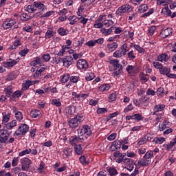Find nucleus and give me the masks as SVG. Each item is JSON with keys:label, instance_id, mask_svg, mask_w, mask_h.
I'll return each mask as SVG.
<instances>
[{"label": "nucleus", "instance_id": "12", "mask_svg": "<svg viewBox=\"0 0 176 176\" xmlns=\"http://www.w3.org/2000/svg\"><path fill=\"white\" fill-rule=\"evenodd\" d=\"M74 61V58L71 56H67L64 58H63V65L66 67H69V65H72Z\"/></svg>", "mask_w": 176, "mask_h": 176}, {"label": "nucleus", "instance_id": "28", "mask_svg": "<svg viewBox=\"0 0 176 176\" xmlns=\"http://www.w3.org/2000/svg\"><path fill=\"white\" fill-rule=\"evenodd\" d=\"M31 85H32V81L31 80H27L25 82V83H23L22 85L23 87H22V90H27L28 89H30V87L31 86Z\"/></svg>", "mask_w": 176, "mask_h": 176}, {"label": "nucleus", "instance_id": "29", "mask_svg": "<svg viewBox=\"0 0 176 176\" xmlns=\"http://www.w3.org/2000/svg\"><path fill=\"white\" fill-rule=\"evenodd\" d=\"M58 34H59V35L61 36H64V35H67L68 34V30L64 29L63 28H60L58 30Z\"/></svg>", "mask_w": 176, "mask_h": 176}, {"label": "nucleus", "instance_id": "41", "mask_svg": "<svg viewBox=\"0 0 176 176\" xmlns=\"http://www.w3.org/2000/svg\"><path fill=\"white\" fill-rule=\"evenodd\" d=\"M133 47L138 52V53H144L145 52V49L140 46L139 45L134 44Z\"/></svg>", "mask_w": 176, "mask_h": 176}, {"label": "nucleus", "instance_id": "37", "mask_svg": "<svg viewBox=\"0 0 176 176\" xmlns=\"http://www.w3.org/2000/svg\"><path fill=\"white\" fill-rule=\"evenodd\" d=\"M114 23L113 21L109 19V20H104L103 22V25H104L107 28L109 27H111V25H113Z\"/></svg>", "mask_w": 176, "mask_h": 176}, {"label": "nucleus", "instance_id": "30", "mask_svg": "<svg viewBox=\"0 0 176 176\" xmlns=\"http://www.w3.org/2000/svg\"><path fill=\"white\" fill-rule=\"evenodd\" d=\"M126 163V166L125 167V168H126V170H128L129 171H133V168H134V160H132V162H125Z\"/></svg>", "mask_w": 176, "mask_h": 176}, {"label": "nucleus", "instance_id": "64", "mask_svg": "<svg viewBox=\"0 0 176 176\" xmlns=\"http://www.w3.org/2000/svg\"><path fill=\"white\" fill-rule=\"evenodd\" d=\"M17 162H19V157H14L12 162V167L17 166Z\"/></svg>", "mask_w": 176, "mask_h": 176}, {"label": "nucleus", "instance_id": "5", "mask_svg": "<svg viewBox=\"0 0 176 176\" xmlns=\"http://www.w3.org/2000/svg\"><path fill=\"white\" fill-rule=\"evenodd\" d=\"M30 130V126L26 124H21L16 131H15L14 135H25L28 131Z\"/></svg>", "mask_w": 176, "mask_h": 176}, {"label": "nucleus", "instance_id": "50", "mask_svg": "<svg viewBox=\"0 0 176 176\" xmlns=\"http://www.w3.org/2000/svg\"><path fill=\"white\" fill-rule=\"evenodd\" d=\"M79 160L82 164H89V162L86 161V157L85 155L80 156Z\"/></svg>", "mask_w": 176, "mask_h": 176}, {"label": "nucleus", "instance_id": "14", "mask_svg": "<svg viewBox=\"0 0 176 176\" xmlns=\"http://www.w3.org/2000/svg\"><path fill=\"white\" fill-rule=\"evenodd\" d=\"M13 109L16 120L21 122V120H23V113L21 111H17V108H16V107H14Z\"/></svg>", "mask_w": 176, "mask_h": 176}, {"label": "nucleus", "instance_id": "24", "mask_svg": "<svg viewBox=\"0 0 176 176\" xmlns=\"http://www.w3.org/2000/svg\"><path fill=\"white\" fill-rule=\"evenodd\" d=\"M10 120V113H6V112L3 113V120H2V123H8L9 120Z\"/></svg>", "mask_w": 176, "mask_h": 176}, {"label": "nucleus", "instance_id": "36", "mask_svg": "<svg viewBox=\"0 0 176 176\" xmlns=\"http://www.w3.org/2000/svg\"><path fill=\"white\" fill-rule=\"evenodd\" d=\"M112 144L117 149H120V148H122V142L120 140H116Z\"/></svg>", "mask_w": 176, "mask_h": 176}, {"label": "nucleus", "instance_id": "57", "mask_svg": "<svg viewBox=\"0 0 176 176\" xmlns=\"http://www.w3.org/2000/svg\"><path fill=\"white\" fill-rule=\"evenodd\" d=\"M42 58L44 61L47 62L50 60V54H43L42 56Z\"/></svg>", "mask_w": 176, "mask_h": 176}, {"label": "nucleus", "instance_id": "27", "mask_svg": "<svg viewBox=\"0 0 176 176\" xmlns=\"http://www.w3.org/2000/svg\"><path fill=\"white\" fill-rule=\"evenodd\" d=\"M146 10H148V5L142 4L141 6H139L138 12H140V13H145Z\"/></svg>", "mask_w": 176, "mask_h": 176}, {"label": "nucleus", "instance_id": "18", "mask_svg": "<svg viewBox=\"0 0 176 176\" xmlns=\"http://www.w3.org/2000/svg\"><path fill=\"white\" fill-rule=\"evenodd\" d=\"M169 72H171V69L168 67H162L161 69L160 70V74L161 75H166V76H168L169 74Z\"/></svg>", "mask_w": 176, "mask_h": 176}, {"label": "nucleus", "instance_id": "25", "mask_svg": "<svg viewBox=\"0 0 176 176\" xmlns=\"http://www.w3.org/2000/svg\"><path fill=\"white\" fill-rule=\"evenodd\" d=\"M31 19H32V17L27 13H23L21 14V20H22V21H28L29 20H31Z\"/></svg>", "mask_w": 176, "mask_h": 176}, {"label": "nucleus", "instance_id": "23", "mask_svg": "<svg viewBox=\"0 0 176 176\" xmlns=\"http://www.w3.org/2000/svg\"><path fill=\"white\" fill-rule=\"evenodd\" d=\"M165 107L164 104H157L155 106L153 115H156V113L159 112V111H163Z\"/></svg>", "mask_w": 176, "mask_h": 176}, {"label": "nucleus", "instance_id": "40", "mask_svg": "<svg viewBox=\"0 0 176 176\" xmlns=\"http://www.w3.org/2000/svg\"><path fill=\"white\" fill-rule=\"evenodd\" d=\"M108 171H109V175L111 176H115V175H117L118 174V170H116V168H109L108 169Z\"/></svg>", "mask_w": 176, "mask_h": 176}, {"label": "nucleus", "instance_id": "21", "mask_svg": "<svg viewBox=\"0 0 176 176\" xmlns=\"http://www.w3.org/2000/svg\"><path fill=\"white\" fill-rule=\"evenodd\" d=\"M74 149L77 155H82V153H83V149L80 144H75Z\"/></svg>", "mask_w": 176, "mask_h": 176}, {"label": "nucleus", "instance_id": "32", "mask_svg": "<svg viewBox=\"0 0 176 176\" xmlns=\"http://www.w3.org/2000/svg\"><path fill=\"white\" fill-rule=\"evenodd\" d=\"M118 43H113L111 44H107V47L109 50H116L118 49Z\"/></svg>", "mask_w": 176, "mask_h": 176}, {"label": "nucleus", "instance_id": "11", "mask_svg": "<svg viewBox=\"0 0 176 176\" xmlns=\"http://www.w3.org/2000/svg\"><path fill=\"white\" fill-rule=\"evenodd\" d=\"M173 32H174V30H173V28H168L161 32L160 33L161 38H167V36H170V35H171Z\"/></svg>", "mask_w": 176, "mask_h": 176}, {"label": "nucleus", "instance_id": "63", "mask_svg": "<svg viewBox=\"0 0 176 176\" xmlns=\"http://www.w3.org/2000/svg\"><path fill=\"white\" fill-rule=\"evenodd\" d=\"M116 100V94H111L109 96V101L112 102L113 101Z\"/></svg>", "mask_w": 176, "mask_h": 176}, {"label": "nucleus", "instance_id": "6", "mask_svg": "<svg viewBox=\"0 0 176 176\" xmlns=\"http://www.w3.org/2000/svg\"><path fill=\"white\" fill-rule=\"evenodd\" d=\"M77 133L80 135H83V134H87V135H91V130L88 125H83L82 129H77Z\"/></svg>", "mask_w": 176, "mask_h": 176}, {"label": "nucleus", "instance_id": "45", "mask_svg": "<svg viewBox=\"0 0 176 176\" xmlns=\"http://www.w3.org/2000/svg\"><path fill=\"white\" fill-rule=\"evenodd\" d=\"M34 6L29 5L26 8V11L28 12V13H34L35 10H36V8H34Z\"/></svg>", "mask_w": 176, "mask_h": 176}, {"label": "nucleus", "instance_id": "47", "mask_svg": "<svg viewBox=\"0 0 176 176\" xmlns=\"http://www.w3.org/2000/svg\"><path fill=\"white\" fill-rule=\"evenodd\" d=\"M153 67L155 68H156V69L160 70L162 69V67H163V65L162 63H159L158 61L153 62Z\"/></svg>", "mask_w": 176, "mask_h": 176}, {"label": "nucleus", "instance_id": "42", "mask_svg": "<svg viewBox=\"0 0 176 176\" xmlns=\"http://www.w3.org/2000/svg\"><path fill=\"white\" fill-rule=\"evenodd\" d=\"M79 76H72L70 77L69 76V81L72 83H78V82L79 81Z\"/></svg>", "mask_w": 176, "mask_h": 176}, {"label": "nucleus", "instance_id": "44", "mask_svg": "<svg viewBox=\"0 0 176 176\" xmlns=\"http://www.w3.org/2000/svg\"><path fill=\"white\" fill-rule=\"evenodd\" d=\"M100 31L102 34H103V35H105L106 36L107 35H111V34H112L109 29H106L105 28H102Z\"/></svg>", "mask_w": 176, "mask_h": 176}, {"label": "nucleus", "instance_id": "31", "mask_svg": "<svg viewBox=\"0 0 176 176\" xmlns=\"http://www.w3.org/2000/svg\"><path fill=\"white\" fill-rule=\"evenodd\" d=\"M68 20L69 21H70V25H74V24H76V23L78 22V21H76V16L75 15L69 16Z\"/></svg>", "mask_w": 176, "mask_h": 176}, {"label": "nucleus", "instance_id": "7", "mask_svg": "<svg viewBox=\"0 0 176 176\" xmlns=\"http://www.w3.org/2000/svg\"><path fill=\"white\" fill-rule=\"evenodd\" d=\"M21 168L24 171H28L30 166L31 165V161L29 158L25 157L21 160Z\"/></svg>", "mask_w": 176, "mask_h": 176}, {"label": "nucleus", "instance_id": "22", "mask_svg": "<svg viewBox=\"0 0 176 176\" xmlns=\"http://www.w3.org/2000/svg\"><path fill=\"white\" fill-rule=\"evenodd\" d=\"M122 162H124V163H133V160L131 159H124L121 155H120L119 158L117 160V163H122Z\"/></svg>", "mask_w": 176, "mask_h": 176}, {"label": "nucleus", "instance_id": "4", "mask_svg": "<svg viewBox=\"0 0 176 176\" xmlns=\"http://www.w3.org/2000/svg\"><path fill=\"white\" fill-rule=\"evenodd\" d=\"M126 12H133V8H131V6L129 4H124L122 6L119 7L118 9L116 12V14L117 16H122L123 13H126Z\"/></svg>", "mask_w": 176, "mask_h": 176}, {"label": "nucleus", "instance_id": "10", "mask_svg": "<svg viewBox=\"0 0 176 176\" xmlns=\"http://www.w3.org/2000/svg\"><path fill=\"white\" fill-rule=\"evenodd\" d=\"M34 6L36 8V9H39L40 12H36L34 16H39L40 13H43V10L46 9V6L43 5V3H41L40 1H34L33 3Z\"/></svg>", "mask_w": 176, "mask_h": 176}, {"label": "nucleus", "instance_id": "51", "mask_svg": "<svg viewBox=\"0 0 176 176\" xmlns=\"http://www.w3.org/2000/svg\"><path fill=\"white\" fill-rule=\"evenodd\" d=\"M108 112V109L107 108H99L97 110V113L101 114V113H107Z\"/></svg>", "mask_w": 176, "mask_h": 176}, {"label": "nucleus", "instance_id": "46", "mask_svg": "<svg viewBox=\"0 0 176 176\" xmlns=\"http://www.w3.org/2000/svg\"><path fill=\"white\" fill-rule=\"evenodd\" d=\"M133 116V120H138V122H140V120H144V117H142V115L141 114H134Z\"/></svg>", "mask_w": 176, "mask_h": 176}, {"label": "nucleus", "instance_id": "34", "mask_svg": "<svg viewBox=\"0 0 176 176\" xmlns=\"http://www.w3.org/2000/svg\"><path fill=\"white\" fill-rule=\"evenodd\" d=\"M30 115L32 118H34V119H36V118H38L39 115H41V112L36 110H32L30 111Z\"/></svg>", "mask_w": 176, "mask_h": 176}, {"label": "nucleus", "instance_id": "35", "mask_svg": "<svg viewBox=\"0 0 176 176\" xmlns=\"http://www.w3.org/2000/svg\"><path fill=\"white\" fill-rule=\"evenodd\" d=\"M94 78H96L94 73L90 72V73H87L85 79L86 80L90 81V80H93Z\"/></svg>", "mask_w": 176, "mask_h": 176}, {"label": "nucleus", "instance_id": "39", "mask_svg": "<svg viewBox=\"0 0 176 176\" xmlns=\"http://www.w3.org/2000/svg\"><path fill=\"white\" fill-rule=\"evenodd\" d=\"M111 86L109 85V84L102 85L99 87L101 91H108V90H109Z\"/></svg>", "mask_w": 176, "mask_h": 176}, {"label": "nucleus", "instance_id": "55", "mask_svg": "<svg viewBox=\"0 0 176 176\" xmlns=\"http://www.w3.org/2000/svg\"><path fill=\"white\" fill-rule=\"evenodd\" d=\"M52 104V105H56V107H61V102L57 100V99H53Z\"/></svg>", "mask_w": 176, "mask_h": 176}, {"label": "nucleus", "instance_id": "9", "mask_svg": "<svg viewBox=\"0 0 176 176\" xmlns=\"http://www.w3.org/2000/svg\"><path fill=\"white\" fill-rule=\"evenodd\" d=\"M16 23V20L12 19H7L2 24L4 30H8V28H12L13 25Z\"/></svg>", "mask_w": 176, "mask_h": 176}, {"label": "nucleus", "instance_id": "60", "mask_svg": "<svg viewBox=\"0 0 176 176\" xmlns=\"http://www.w3.org/2000/svg\"><path fill=\"white\" fill-rule=\"evenodd\" d=\"M104 27V23H101V22H98L95 24H94V28H102Z\"/></svg>", "mask_w": 176, "mask_h": 176}, {"label": "nucleus", "instance_id": "56", "mask_svg": "<svg viewBox=\"0 0 176 176\" xmlns=\"http://www.w3.org/2000/svg\"><path fill=\"white\" fill-rule=\"evenodd\" d=\"M113 57H116V58H119L122 57V53H120V50H116L113 54Z\"/></svg>", "mask_w": 176, "mask_h": 176}, {"label": "nucleus", "instance_id": "17", "mask_svg": "<svg viewBox=\"0 0 176 176\" xmlns=\"http://www.w3.org/2000/svg\"><path fill=\"white\" fill-rule=\"evenodd\" d=\"M140 174V168L135 167L133 173H132L131 175H129V173H121V176H137Z\"/></svg>", "mask_w": 176, "mask_h": 176}, {"label": "nucleus", "instance_id": "16", "mask_svg": "<svg viewBox=\"0 0 176 176\" xmlns=\"http://www.w3.org/2000/svg\"><path fill=\"white\" fill-rule=\"evenodd\" d=\"M74 111H75V107L74 106H69L65 109L67 116H71V115H73Z\"/></svg>", "mask_w": 176, "mask_h": 176}, {"label": "nucleus", "instance_id": "19", "mask_svg": "<svg viewBox=\"0 0 176 176\" xmlns=\"http://www.w3.org/2000/svg\"><path fill=\"white\" fill-rule=\"evenodd\" d=\"M16 78H17V76L16 75V73L14 72H11L7 76L6 80L9 82L10 80H14V79H16Z\"/></svg>", "mask_w": 176, "mask_h": 176}, {"label": "nucleus", "instance_id": "3", "mask_svg": "<svg viewBox=\"0 0 176 176\" xmlns=\"http://www.w3.org/2000/svg\"><path fill=\"white\" fill-rule=\"evenodd\" d=\"M82 122V117L80 116H76L74 118H72L67 122L70 129H76Z\"/></svg>", "mask_w": 176, "mask_h": 176}, {"label": "nucleus", "instance_id": "38", "mask_svg": "<svg viewBox=\"0 0 176 176\" xmlns=\"http://www.w3.org/2000/svg\"><path fill=\"white\" fill-rule=\"evenodd\" d=\"M69 80V74H65L63 76V77L60 79V82L62 83H67Z\"/></svg>", "mask_w": 176, "mask_h": 176}, {"label": "nucleus", "instance_id": "2", "mask_svg": "<svg viewBox=\"0 0 176 176\" xmlns=\"http://www.w3.org/2000/svg\"><path fill=\"white\" fill-rule=\"evenodd\" d=\"M12 134V131L6 129H0V144H8V140Z\"/></svg>", "mask_w": 176, "mask_h": 176}, {"label": "nucleus", "instance_id": "59", "mask_svg": "<svg viewBox=\"0 0 176 176\" xmlns=\"http://www.w3.org/2000/svg\"><path fill=\"white\" fill-rule=\"evenodd\" d=\"M53 36V31L52 30H47V32L45 33V38H50Z\"/></svg>", "mask_w": 176, "mask_h": 176}, {"label": "nucleus", "instance_id": "54", "mask_svg": "<svg viewBox=\"0 0 176 176\" xmlns=\"http://www.w3.org/2000/svg\"><path fill=\"white\" fill-rule=\"evenodd\" d=\"M12 129H13V127L12 126L11 124H10L9 122L7 124H5L3 126V128L2 129V130H12Z\"/></svg>", "mask_w": 176, "mask_h": 176}, {"label": "nucleus", "instance_id": "49", "mask_svg": "<svg viewBox=\"0 0 176 176\" xmlns=\"http://www.w3.org/2000/svg\"><path fill=\"white\" fill-rule=\"evenodd\" d=\"M31 152H32L31 148H26L25 150L19 153V156H24V155H29V153H31Z\"/></svg>", "mask_w": 176, "mask_h": 176}, {"label": "nucleus", "instance_id": "48", "mask_svg": "<svg viewBox=\"0 0 176 176\" xmlns=\"http://www.w3.org/2000/svg\"><path fill=\"white\" fill-rule=\"evenodd\" d=\"M28 52H30L29 49L22 50L19 52V55L21 56V57H25V55L28 54Z\"/></svg>", "mask_w": 176, "mask_h": 176}, {"label": "nucleus", "instance_id": "43", "mask_svg": "<svg viewBox=\"0 0 176 176\" xmlns=\"http://www.w3.org/2000/svg\"><path fill=\"white\" fill-rule=\"evenodd\" d=\"M20 45L21 44L20 43L19 40L14 41V44H12L10 47V50H14V49H16L18 46H20Z\"/></svg>", "mask_w": 176, "mask_h": 176}, {"label": "nucleus", "instance_id": "15", "mask_svg": "<svg viewBox=\"0 0 176 176\" xmlns=\"http://www.w3.org/2000/svg\"><path fill=\"white\" fill-rule=\"evenodd\" d=\"M170 127V122L167 120H164L162 124L159 125L160 131H163L166 130V129H168Z\"/></svg>", "mask_w": 176, "mask_h": 176}, {"label": "nucleus", "instance_id": "52", "mask_svg": "<svg viewBox=\"0 0 176 176\" xmlns=\"http://www.w3.org/2000/svg\"><path fill=\"white\" fill-rule=\"evenodd\" d=\"M146 75H145V74H144L143 72H141L140 74V78L141 79V80H143V82L145 83L148 81V78H146V77H145Z\"/></svg>", "mask_w": 176, "mask_h": 176}, {"label": "nucleus", "instance_id": "53", "mask_svg": "<svg viewBox=\"0 0 176 176\" xmlns=\"http://www.w3.org/2000/svg\"><path fill=\"white\" fill-rule=\"evenodd\" d=\"M133 109H134V107H133V104H130L124 109V112L127 113L130 111H133Z\"/></svg>", "mask_w": 176, "mask_h": 176}, {"label": "nucleus", "instance_id": "20", "mask_svg": "<svg viewBox=\"0 0 176 176\" xmlns=\"http://www.w3.org/2000/svg\"><path fill=\"white\" fill-rule=\"evenodd\" d=\"M168 60H170V57L166 54H162L157 57V61H168Z\"/></svg>", "mask_w": 176, "mask_h": 176}, {"label": "nucleus", "instance_id": "1", "mask_svg": "<svg viewBox=\"0 0 176 176\" xmlns=\"http://www.w3.org/2000/svg\"><path fill=\"white\" fill-rule=\"evenodd\" d=\"M152 157H153V151H148L146 153L143 158L138 160V164L142 167H148L151 164V159Z\"/></svg>", "mask_w": 176, "mask_h": 176}, {"label": "nucleus", "instance_id": "62", "mask_svg": "<svg viewBox=\"0 0 176 176\" xmlns=\"http://www.w3.org/2000/svg\"><path fill=\"white\" fill-rule=\"evenodd\" d=\"M128 57L129 58L130 60H134L135 58V56L134 55V52L131 51L128 53Z\"/></svg>", "mask_w": 176, "mask_h": 176}, {"label": "nucleus", "instance_id": "33", "mask_svg": "<svg viewBox=\"0 0 176 176\" xmlns=\"http://www.w3.org/2000/svg\"><path fill=\"white\" fill-rule=\"evenodd\" d=\"M164 141H166V138H155L153 142H155V144H163Z\"/></svg>", "mask_w": 176, "mask_h": 176}, {"label": "nucleus", "instance_id": "61", "mask_svg": "<svg viewBox=\"0 0 176 176\" xmlns=\"http://www.w3.org/2000/svg\"><path fill=\"white\" fill-rule=\"evenodd\" d=\"M64 153L66 156H71L72 154V148H67L64 151Z\"/></svg>", "mask_w": 176, "mask_h": 176}, {"label": "nucleus", "instance_id": "8", "mask_svg": "<svg viewBox=\"0 0 176 176\" xmlns=\"http://www.w3.org/2000/svg\"><path fill=\"white\" fill-rule=\"evenodd\" d=\"M76 66L78 69H87L89 63L85 59H80L77 61Z\"/></svg>", "mask_w": 176, "mask_h": 176}, {"label": "nucleus", "instance_id": "58", "mask_svg": "<svg viewBox=\"0 0 176 176\" xmlns=\"http://www.w3.org/2000/svg\"><path fill=\"white\" fill-rule=\"evenodd\" d=\"M155 31H156V26L153 25L150 27V28L148 29V34L150 35H153V33L155 32Z\"/></svg>", "mask_w": 176, "mask_h": 176}, {"label": "nucleus", "instance_id": "13", "mask_svg": "<svg viewBox=\"0 0 176 176\" xmlns=\"http://www.w3.org/2000/svg\"><path fill=\"white\" fill-rule=\"evenodd\" d=\"M19 60H20V58H16V60H12L9 62H3V64L5 68L14 67V65H16V64H17V63H19Z\"/></svg>", "mask_w": 176, "mask_h": 176}, {"label": "nucleus", "instance_id": "26", "mask_svg": "<svg viewBox=\"0 0 176 176\" xmlns=\"http://www.w3.org/2000/svg\"><path fill=\"white\" fill-rule=\"evenodd\" d=\"M80 140H82V138H80V137H78L76 135L74 136H72L69 138V141L70 142H72L73 144H78L79 142V141H80Z\"/></svg>", "mask_w": 176, "mask_h": 176}]
</instances>
